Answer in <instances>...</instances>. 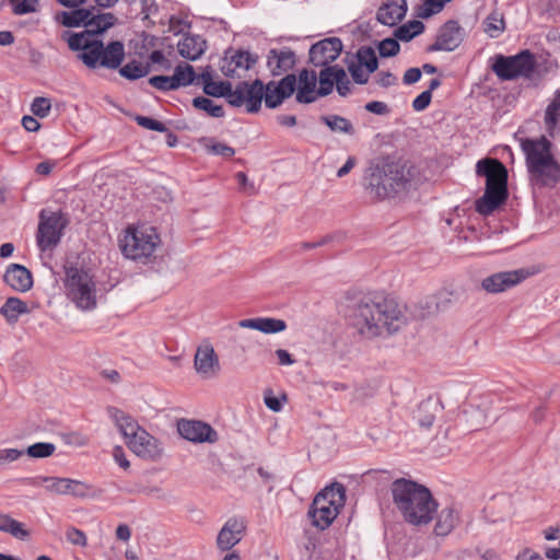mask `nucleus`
Wrapping results in <instances>:
<instances>
[{
	"mask_svg": "<svg viewBox=\"0 0 560 560\" xmlns=\"http://www.w3.org/2000/svg\"><path fill=\"white\" fill-rule=\"evenodd\" d=\"M345 317L360 337L369 340L389 337L407 324L405 312L395 300L376 294L349 299Z\"/></svg>",
	"mask_w": 560,
	"mask_h": 560,
	"instance_id": "obj_1",
	"label": "nucleus"
},
{
	"mask_svg": "<svg viewBox=\"0 0 560 560\" xmlns=\"http://www.w3.org/2000/svg\"><path fill=\"white\" fill-rule=\"evenodd\" d=\"M390 492L396 509L411 525H428L438 510L431 491L413 480L399 478L392 482Z\"/></svg>",
	"mask_w": 560,
	"mask_h": 560,
	"instance_id": "obj_2",
	"label": "nucleus"
},
{
	"mask_svg": "<svg viewBox=\"0 0 560 560\" xmlns=\"http://www.w3.org/2000/svg\"><path fill=\"white\" fill-rule=\"evenodd\" d=\"M413 167L399 161H383L369 167L364 189L373 200H385L409 189Z\"/></svg>",
	"mask_w": 560,
	"mask_h": 560,
	"instance_id": "obj_3",
	"label": "nucleus"
},
{
	"mask_svg": "<svg viewBox=\"0 0 560 560\" xmlns=\"http://www.w3.org/2000/svg\"><path fill=\"white\" fill-rule=\"evenodd\" d=\"M62 39L73 51H80L78 58L90 69L97 67L117 69L125 58V47L121 42L115 40L106 47L102 40L88 36L86 33L63 32Z\"/></svg>",
	"mask_w": 560,
	"mask_h": 560,
	"instance_id": "obj_4",
	"label": "nucleus"
},
{
	"mask_svg": "<svg viewBox=\"0 0 560 560\" xmlns=\"http://www.w3.org/2000/svg\"><path fill=\"white\" fill-rule=\"evenodd\" d=\"M476 173L486 177L485 194L476 201V211L489 215L508 198V170L499 160L487 158L477 162Z\"/></svg>",
	"mask_w": 560,
	"mask_h": 560,
	"instance_id": "obj_5",
	"label": "nucleus"
},
{
	"mask_svg": "<svg viewBox=\"0 0 560 560\" xmlns=\"http://www.w3.org/2000/svg\"><path fill=\"white\" fill-rule=\"evenodd\" d=\"M108 413L132 453L140 458L152 462L162 457L163 447L160 441L140 427L130 415L114 407L108 408Z\"/></svg>",
	"mask_w": 560,
	"mask_h": 560,
	"instance_id": "obj_6",
	"label": "nucleus"
},
{
	"mask_svg": "<svg viewBox=\"0 0 560 560\" xmlns=\"http://www.w3.org/2000/svg\"><path fill=\"white\" fill-rule=\"evenodd\" d=\"M522 149L526 156V165L534 186H553L560 178V165L551 154V143L545 137L537 140H525Z\"/></svg>",
	"mask_w": 560,
	"mask_h": 560,
	"instance_id": "obj_7",
	"label": "nucleus"
},
{
	"mask_svg": "<svg viewBox=\"0 0 560 560\" xmlns=\"http://www.w3.org/2000/svg\"><path fill=\"white\" fill-rule=\"evenodd\" d=\"M346 502V489L343 485L334 482L318 492L308 510L312 524L326 529L339 514Z\"/></svg>",
	"mask_w": 560,
	"mask_h": 560,
	"instance_id": "obj_8",
	"label": "nucleus"
},
{
	"mask_svg": "<svg viewBox=\"0 0 560 560\" xmlns=\"http://www.w3.org/2000/svg\"><path fill=\"white\" fill-rule=\"evenodd\" d=\"M160 243V236L154 228L129 226L120 241V248L125 257L147 262L153 256Z\"/></svg>",
	"mask_w": 560,
	"mask_h": 560,
	"instance_id": "obj_9",
	"label": "nucleus"
},
{
	"mask_svg": "<svg viewBox=\"0 0 560 560\" xmlns=\"http://www.w3.org/2000/svg\"><path fill=\"white\" fill-rule=\"evenodd\" d=\"M65 285L68 296L79 308L90 311L96 307V283L88 270L77 266L66 267Z\"/></svg>",
	"mask_w": 560,
	"mask_h": 560,
	"instance_id": "obj_10",
	"label": "nucleus"
},
{
	"mask_svg": "<svg viewBox=\"0 0 560 560\" xmlns=\"http://www.w3.org/2000/svg\"><path fill=\"white\" fill-rule=\"evenodd\" d=\"M535 65L534 54L523 50L515 56L497 55L491 68L499 79L508 81L520 77L530 79Z\"/></svg>",
	"mask_w": 560,
	"mask_h": 560,
	"instance_id": "obj_11",
	"label": "nucleus"
},
{
	"mask_svg": "<svg viewBox=\"0 0 560 560\" xmlns=\"http://www.w3.org/2000/svg\"><path fill=\"white\" fill-rule=\"evenodd\" d=\"M265 92V84L256 79L252 83L242 81L232 89V95H229V104L234 107L246 106L247 113H257L261 107Z\"/></svg>",
	"mask_w": 560,
	"mask_h": 560,
	"instance_id": "obj_12",
	"label": "nucleus"
},
{
	"mask_svg": "<svg viewBox=\"0 0 560 560\" xmlns=\"http://www.w3.org/2000/svg\"><path fill=\"white\" fill-rule=\"evenodd\" d=\"M39 224L37 231V245L40 250L46 252L55 248L61 238L65 222L59 213H51L46 217L44 211L39 215Z\"/></svg>",
	"mask_w": 560,
	"mask_h": 560,
	"instance_id": "obj_13",
	"label": "nucleus"
},
{
	"mask_svg": "<svg viewBox=\"0 0 560 560\" xmlns=\"http://www.w3.org/2000/svg\"><path fill=\"white\" fill-rule=\"evenodd\" d=\"M528 276L529 272L525 269L495 272L481 281V289L490 294L502 293L520 284Z\"/></svg>",
	"mask_w": 560,
	"mask_h": 560,
	"instance_id": "obj_14",
	"label": "nucleus"
},
{
	"mask_svg": "<svg viewBox=\"0 0 560 560\" xmlns=\"http://www.w3.org/2000/svg\"><path fill=\"white\" fill-rule=\"evenodd\" d=\"M465 31L457 21L445 22L438 31L435 42L428 46V52L453 51L464 40Z\"/></svg>",
	"mask_w": 560,
	"mask_h": 560,
	"instance_id": "obj_15",
	"label": "nucleus"
},
{
	"mask_svg": "<svg viewBox=\"0 0 560 560\" xmlns=\"http://www.w3.org/2000/svg\"><path fill=\"white\" fill-rule=\"evenodd\" d=\"M179 435L194 443H215L219 440L218 432L208 423L199 420L180 419L177 422Z\"/></svg>",
	"mask_w": 560,
	"mask_h": 560,
	"instance_id": "obj_16",
	"label": "nucleus"
},
{
	"mask_svg": "<svg viewBox=\"0 0 560 560\" xmlns=\"http://www.w3.org/2000/svg\"><path fill=\"white\" fill-rule=\"evenodd\" d=\"M247 522L243 516L230 517L219 530L217 547L221 551H229L245 536Z\"/></svg>",
	"mask_w": 560,
	"mask_h": 560,
	"instance_id": "obj_17",
	"label": "nucleus"
},
{
	"mask_svg": "<svg viewBox=\"0 0 560 560\" xmlns=\"http://www.w3.org/2000/svg\"><path fill=\"white\" fill-rule=\"evenodd\" d=\"M342 43L338 37H328L311 46L310 61L314 67H330L342 51Z\"/></svg>",
	"mask_w": 560,
	"mask_h": 560,
	"instance_id": "obj_18",
	"label": "nucleus"
},
{
	"mask_svg": "<svg viewBox=\"0 0 560 560\" xmlns=\"http://www.w3.org/2000/svg\"><path fill=\"white\" fill-rule=\"evenodd\" d=\"M296 89V77L287 74L279 82L270 81L265 85L262 100L268 108H277L290 97Z\"/></svg>",
	"mask_w": 560,
	"mask_h": 560,
	"instance_id": "obj_19",
	"label": "nucleus"
},
{
	"mask_svg": "<svg viewBox=\"0 0 560 560\" xmlns=\"http://www.w3.org/2000/svg\"><path fill=\"white\" fill-rule=\"evenodd\" d=\"M194 366L197 374L203 378H213L219 374L221 370L219 357L210 342L205 341L198 346Z\"/></svg>",
	"mask_w": 560,
	"mask_h": 560,
	"instance_id": "obj_20",
	"label": "nucleus"
},
{
	"mask_svg": "<svg viewBox=\"0 0 560 560\" xmlns=\"http://www.w3.org/2000/svg\"><path fill=\"white\" fill-rule=\"evenodd\" d=\"M406 13V0H387L378 8L376 19L384 25L395 26L405 18Z\"/></svg>",
	"mask_w": 560,
	"mask_h": 560,
	"instance_id": "obj_21",
	"label": "nucleus"
},
{
	"mask_svg": "<svg viewBox=\"0 0 560 560\" xmlns=\"http://www.w3.org/2000/svg\"><path fill=\"white\" fill-rule=\"evenodd\" d=\"M317 73L313 70L303 69L299 73V88L296 92V102L300 104L313 103L319 97L317 94Z\"/></svg>",
	"mask_w": 560,
	"mask_h": 560,
	"instance_id": "obj_22",
	"label": "nucleus"
},
{
	"mask_svg": "<svg viewBox=\"0 0 560 560\" xmlns=\"http://www.w3.org/2000/svg\"><path fill=\"white\" fill-rule=\"evenodd\" d=\"M295 65V54L289 48L270 49L267 56V67L272 75H280L291 70Z\"/></svg>",
	"mask_w": 560,
	"mask_h": 560,
	"instance_id": "obj_23",
	"label": "nucleus"
},
{
	"mask_svg": "<svg viewBox=\"0 0 560 560\" xmlns=\"http://www.w3.org/2000/svg\"><path fill=\"white\" fill-rule=\"evenodd\" d=\"M3 279L8 285L19 292H26L33 285L31 271L19 264H12L8 267Z\"/></svg>",
	"mask_w": 560,
	"mask_h": 560,
	"instance_id": "obj_24",
	"label": "nucleus"
},
{
	"mask_svg": "<svg viewBox=\"0 0 560 560\" xmlns=\"http://www.w3.org/2000/svg\"><path fill=\"white\" fill-rule=\"evenodd\" d=\"M241 328L256 329L264 334H278L287 328V323L280 318L256 317L238 322Z\"/></svg>",
	"mask_w": 560,
	"mask_h": 560,
	"instance_id": "obj_25",
	"label": "nucleus"
},
{
	"mask_svg": "<svg viewBox=\"0 0 560 560\" xmlns=\"http://www.w3.org/2000/svg\"><path fill=\"white\" fill-rule=\"evenodd\" d=\"M207 48L206 40L198 35H186L177 44L178 54L188 60L199 59Z\"/></svg>",
	"mask_w": 560,
	"mask_h": 560,
	"instance_id": "obj_26",
	"label": "nucleus"
},
{
	"mask_svg": "<svg viewBox=\"0 0 560 560\" xmlns=\"http://www.w3.org/2000/svg\"><path fill=\"white\" fill-rule=\"evenodd\" d=\"M443 410V406L438 398L429 397L421 401L416 412V419L423 428H431L436 416Z\"/></svg>",
	"mask_w": 560,
	"mask_h": 560,
	"instance_id": "obj_27",
	"label": "nucleus"
},
{
	"mask_svg": "<svg viewBox=\"0 0 560 560\" xmlns=\"http://www.w3.org/2000/svg\"><path fill=\"white\" fill-rule=\"evenodd\" d=\"M459 522V512L454 506L442 509L436 515L434 533L438 536L448 535Z\"/></svg>",
	"mask_w": 560,
	"mask_h": 560,
	"instance_id": "obj_28",
	"label": "nucleus"
},
{
	"mask_svg": "<svg viewBox=\"0 0 560 560\" xmlns=\"http://www.w3.org/2000/svg\"><path fill=\"white\" fill-rule=\"evenodd\" d=\"M115 21L116 18L112 13H101L95 15L91 10V15L85 22V31L83 33H86L88 36L94 37L95 35L102 34L112 27Z\"/></svg>",
	"mask_w": 560,
	"mask_h": 560,
	"instance_id": "obj_29",
	"label": "nucleus"
},
{
	"mask_svg": "<svg viewBox=\"0 0 560 560\" xmlns=\"http://www.w3.org/2000/svg\"><path fill=\"white\" fill-rule=\"evenodd\" d=\"M0 532L9 534L20 540H25L31 535L23 523L14 520L9 514H0Z\"/></svg>",
	"mask_w": 560,
	"mask_h": 560,
	"instance_id": "obj_30",
	"label": "nucleus"
},
{
	"mask_svg": "<svg viewBox=\"0 0 560 560\" xmlns=\"http://www.w3.org/2000/svg\"><path fill=\"white\" fill-rule=\"evenodd\" d=\"M23 481L33 487H44L45 490L49 493L62 495V486L63 478L62 477H49V476H36L31 478H25Z\"/></svg>",
	"mask_w": 560,
	"mask_h": 560,
	"instance_id": "obj_31",
	"label": "nucleus"
},
{
	"mask_svg": "<svg viewBox=\"0 0 560 560\" xmlns=\"http://www.w3.org/2000/svg\"><path fill=\"white\" fill-rule=\"evenodd\" d=\"M28 313L25 302L19 298H9L0 308V314L10 323H16L19 316Z\"/></svg>",
	"mask_w": 560,
	"mask_h": 560,
	"instance_id": "obj_32",
	"label": "nucleus"
},
{
	"mask_svg": "<svg viewBox=\"0 0 560 560\" xmlns=\"http://www.w3.org/2000/svg\"><path fill=\"white\" fill-rule=\"evenodd\" d=\"M90 15H91L90 9H75L70 12L62 11L56 16V19L63 26L78 27L80 25L85 26V22Z\"/></svg>",
	"mask_w": 560,
	"mask_h": 560,
	"instance_id": "obj_33",
	"label": "nucleus"
},
{
	"mask_svg": "<svg viewBox=\"0 0 560 560\" xmlns=\"http://www.w3.org/2000/svg\"><path fill=\"white\" fill-rule=\"evenodd\" d=\"M320 120L332 131L346 133L349 136L354 135L355 129L352 122L346 117L339 115H325L320 117Z\"/></svg>",
	"mask_w": 560,
	"mask_h": 560,
	"instance_id": "obj_34",
	"label": "nucleus"
},
{
	"mask_svg": "<svg viewBox=\"0 0 560 560\" xmlns=\"http://www.w3.org/2000/svg\"><path fill=\"white\" fill-rule=\"evenodd\" d=\"M323 69L317 74V82L319 83V86L317 89V94L319 96H327L329 95L335 86V72L337 69V66L332 67H322Z\"/></svg>",
	"mask_w": 560,
	"mask_h": 560,
	"instance_id": "obj_35",
	"label": "nucleus"
},
{
	"mask_svg": "<svg viewBox=\"0 0 560 560\" xmlns=\"http://www.w3.org/2000/svg\"><path fill=\"white\" fill-rule=\"evenodd\" d=\"M150 71L151 67L149 63L142 65L137 60H132L119 69L120 75L128 80H137L143 78L148 75Z\"/></svg>",
	"mask_w": 560,
	"mask_h": 560,
	"instance_id": "obj_36",
	"label": "nucleus"
},
{
	"mask_svg": "<svg viewBox=\"0 0 560 560\" xmlns=\"http://www.w3.org/2000/svg\"><path fill=\"white\" fill-rule=\"evenodd\" d=\"M177 88L190 85L196 81V72L189 63L182 62L175 67L173 73Z\"/></svg>",
	"mask_w": 560,
	"mask_h": 560,
	"instance_id": "obj_37",
	"label": "nucleus"
},
{
	"mask_svg": "<svg viewBox=\"0 0 560 560\" xmlns=\"http://www.w3.org/2000/svg\"><path fill=\"white\" fill-rule=\"evenodd\" d=\"M423 31H424V24L421 21L413 20V21H409L406 24L400 25L395 31V36L399 40L409 42L415 36L421 34Z\"/></svg>",
	"mask_w": 560,
	"mask_h": 560,
	"instance_id": "obj_38",
	"label": "nucleus"
},
{
	"mask_svg": "<svg viewBox=\"0 0 560 560\" xmlns=\"http://www.w3.org/2000/svg\"><path fill=\"white\" fill-rule=\"evenodd\" d=\"M233 69L246 71L250 69L257 61V57L245 50L229 51Z\"/></svg>",
	"mask_w": 560,
	"mask_h": 560,
	"instance_id": "obj_39",
	"label": "nucleus"
},
{
	"mask_svg": "<svg viewBox=\"0 0 560 560\" xmlns=\"http://www.w3.org/2000/svg\"><path fill=\"white\" fill-rule=\"evenodd\" d=\"M483 24H485V32L491 38L499 37L505 28V22H504L503 14L499 13L498 11L490 13L488 15V18L485 20Z\"/></svg>",
	"mask_w": 560,
	"mask_h": 560,
	"instance_id": "obj_40",
	"label": "nucleus"
},
{
	"mask_svg": "<svg viewBox=\"0 0 560 560\" xmlns=\"http://www.w3.org/2000/svg\"><path fill=\"white\" fill-rule=\"evenodd\" d=\"M359 65L365 67L369 73H373L378 68V60L375 50L370 46H362L357 51Z\"/></svg>",
	"mask_w": 560,
	"mask_h": 560,
	"instance_id": "obj_41",
	"label": "nucleus"
},
{
	"mask_svg": "<svg viewBox=\"0 0 560 560\" xmlns=\"http://www.w3.org/2000/svg\"><path fill=\"white\" fill-rule=\"evenodd\" d=\"M62 495H72L75 498H85L91 487L85 482L71 478H63Z\"/></svg>",
	"mask_w": 560,
	"mask_h": 560,
	"instance_id": "obj_42",
	"label": "nucleus"
},
{
	"mask_svg": "<svg viewBox=\"0 0 560 560\" xmlns=\"http://www.w3.org/2000/svg\"><path fill=\"white\" fill-rule=\"evenodd\" d=\"M192 106L199 110L206 112L209 116L221 118L224 116V109L221 105L215 104L212 100L197 96L192 100Z\"/></svg>",
	"mask_w": 560,
	"mask_h": 560,
	"instance_id": "obj_43",
	"label": "nucleus"
},
{
	"mask_svg": "<svg viewBox=\"0 0 560 560\" xmlns=\"http://www.w3.org/2000/svg\"><path fill=\"white\" fill-rule=\"evenodd\" d=\"M203 92L213 97H225L229 102V95H232L233 85L229 81H212L205 84Z\"/></svg>",
	"mask_w": 560,
	"mask_h": 560,
	"instance_id": "obj_44",
	"label": "nucleus"
},
{
	"mask_svg": "<svg viewBox=\"0 0 560 560\" xmlns=\"http://www.w3.org/2000/svg\"><path fill=\"white\" fill-rule=\"evenodd\" d=\"M560 121V94H557L552 102L547 106L545 113V124L548 130L553 129Z\"/></svg>",
	"mask_w": 560,
	"mask_h": 560,
	"instance_id": "obj_45",
	"label": "nucleus"
},
{
	"mask_svg": "<svg viewBox=\"0 0 560 560\" xmlns=\"http://www.w3.org/2000/svg\"><path fill=\"white\" fill-rule=\"evenodd\" d=\"M56 451V446L52 443L38 442L30 445L26 450V454L33 458H46L51 456Z\"/></svg>",
	"mask_w": 560,
	"mask_h": 560,
	"instance_id": "obj_46",
	"label": "nucleus"
},
{
	"mask_svg": "<svg viewBox=\"0 0 560 560\" xmlns=\"http://www.w3.org/2000/svg\"><path fill=\"white\" fill-rule=\"evenodd\" d=\"M205 148L209 153L223 158H232L235 154V150L232 147L217 142L211 138L205 139Z\"/></svg>",
	"mask_w": 560,
	"mask_h": 560,
	"instance_id": "obj_47",
	"label": "nucleus"
},
{
	"mask_svg": "<svg viewBox=\"0 0 560 560\" xmlns=\"http://www.w3.org/2000/svg\"><path fill=\"white\" fill-rule=\"evenodd\" d=\"M335 85L340 96H347L351 92V82L343 68L337 66L335 72Z\"/></svg>",
	"mask_w": 560,
	"mask_h": 560,
	"instance_id": "obj_48",
	"label": "nucleus"
},
{
	"mask_svg": "<svg viewBox=\"0 0 560 560\" xmlns=\"http://www.w3.org/2000/svg\"><path fill=\"white\" fill-rule=\"evenodd\" d=\"M450 0H424L418 15L421 19H428L433 14L439 13Z\"/></svg>",
	"mask_w": 560,
	"mask_h": 560,
	"instance_id": "obj_49",
	"label": "nucleus"
},
{
	"mask_svg": "<svg viewBox=\"0 0 560 560\" xmlns=\"http://www.w3.org/2000/svg\"><path fill=\"white\" fill-rule=\"evenodd\" d=\"M150 85L160 91L177 90L173 75H154L149 79Z\"/></svg>",
	"mask_w": 560,
	"mask_h": 560,
	"instance_id": "obj_50",
	"label": "nucleus"
},
{
	"mask_svg": "<svg viewBox=\"0 0 560 560\" xmlns=\"http://www.w3.org/2000/svg\"><path fill=\"white\" fill-rule=\"evenodd\" d=\"M377 49L381 57H394L399 52L400 45L395 38H385L378 43Z\"/></svg>",
	"mask_w": 560,
	"mask_h": 560,
	"instance_id": "obj_51",
	"label": "nucleus"
},
{
	"mask_svg": "<svg viewBox=\"0 0 560 560\" xmlns=\"http://www.w3.org/2000/svg\"><path fill=\"white\" fill-rule=\"evenodd\" d=\"M50 109L51 103L47 97H35L31 105L32 113L40 118L47 117Z\"/></svg>",
	"mask_w": 560,
	"mask_h": 560,
	"instance_id": "obj_52",
	"label": "nucleus"
},
{
	"mask_svg": "<svg viewBox=\"0 0 560 560\" xmlns=\"http://www.w3.org/2000/svg\"><path fill=\"white\" fill-rule=\"evenodd\" d=\"M13 5V13L16 15H24L36 11L39 0H9Z\"/></svg>",
	"mask_w": 560,
	"mask_h": 560,
	"instance_id": "obj_53",
	"label": "nucleus"
},
{
	"mask_svg": "<svg viewBox=\"0 0 560 560\" xmlns=\"http://www.w3.org/2000/svg\"><path fill=\"white\" fill-rule=\"evenodd\" d=\"M348 71L350 72L353 81L358 84H366L369 82V72L363 70V66L351 62L348 65Z\"/></svg>",
	"mask_w": 560,
	"mask_h": 560,
	"instance_id": "obj_54",
	"label": "nucleus"
},
{
	"mask_svg": "<svg viewBox=\"0 0 560 560\" xmlns=\"http://www.w3.org/2000/svg\"><path fill=\"white\" fill-rule=\"evenodd\" d=\"M136 121L139 126H141L145 129H149V130H154V131H159V132L168 131L166 126L163 122L155 120L153 118L147 117V116H137Z\"/></svg>",
	"mask_w": 560,
	"mask_h": 560,
	"instance_id": "obj_55",
	"label": "nucleus"
},
{
	"mask_svg": "<svg viewBox=\"0 0 560 560\" xmlns=\"http://www.w3.org/2000/svg\"><path fill=\"white\" fill-rule=\"evenodd\" d=\"M66 537L69 542L72 545L84 547L86 546V536L85 534L75 527H71L67 530Z\"/></svg>",
	"mask_w": 560,
	"mask_h": 560,
	"instance_id": "obj_56",
	"label": "nucleus"
},
{
	"mask_svg": "<svg viewBox=\"0 0 560 560\" xmlns=\"http://www.w3.org/2000/svg\"><path fill=\"white\" fill-rule=\"evenodd\" d=\"M432 94L430 91H423L421 94H419L412 102V108L416 112H422L431 103Z\"/></svg>",
	"mask_w": 560,
	"mask_h": 560,
	"instance_id": "obj_57",
	"label": "nucleus"
},
{
	"mask_svg": "<svg viewBox=\"0 0 560 560\" xmlns=\"http://www.w3.org/2000/svg\"><path fill=\"white\" fill-rule=\"evenodd\" d=\"M364 108L373 114L385 116L388 115L390 109L386 103L380 101H372L365 104Z\"/></svg>",
	"mask_w": 560,
	"mask_h": 560,
	"instance_id": "obj_58",
	"label": "nucleus"
},
{
	"mask_svg": "<svg viewBox=\"0 0 560 560\" xmlns=\"http://www.w3.org/2000/svg\"><path fill=\"white\" fill-rule=\"evenodd\" d=\"M23 455L22 451L16 448L0 450V465L18 460Z\"/></svg>",
	"mask_w": 560,
	"mask_h": 560,
	"instance_id": "obj_59",
	"label": "nucleus"
},
{
	"mask_svg": "<svg viewBox=\"0 0 560 560\" xmlns=\"http://www.w3.org/2000/svg\"><path fill=\"white\" fill-rule=\"evenodd\" d=\"M233 62H231V58L229 57V51L225 52L224 58L222 59L220 70L228 78H234L237 75L235 69H233Z\"/></svg>",
	"mask_w": 560,
	"mask_h": 560,
	"instance_id": "obj_60",
	"label": "nucleus"
},
{
	"mask_svg": "<svg viewBox=\"0 0 560 560\" xmlns=\"http://www.w3.org/2000/svg\"><path fill=\"white\" fill-rule=\"evenodd\" d=\"M377 83L383 88H389L397 83V78L389 71H382L377 74Z\"/></svg>",
	"mask_w": 560,
	"mask_h": 560,
	"instance_id": "obj_61",
	"label": "nucleus"
},
{
	"mask_svg": "<svg viewBox=\"0 0 560 560\" xmlns=\"http://www.w3.org/2000/svg\"><path fill=\"white\" fill-rule=\"evenodd\" d=\"M113 456L115 462L124 469L129 468L130 463L126 457L124 448L121 446H116L113 451Z\"/></svg>",
	"mask_w": 560,
	"mask_h": 560,
	"instance_id": "obj_62",
	"label": "nucleus"
},
{
	"mask_svg": "<svg viewBox=\"0 0 560 560\" xmlns=\"http://www.w3.org/2000/svg\"><path fill=\"white\" fill-rule=\"evenodd\" d=\"M421 78V70L419 68H409L402 78L405 84L410 85L418 82Z\"/></svg>",
	"mask_w": 560,
	"mask_h": 560,
	"instance_id": "obj_63",
	"label": "nucleus"
},
{
	"mask_svg": "<svg viewBox=\"0 0 560 560\" xmlns=\"http://www.w3.org/2000/svg\"><path fill=\"white\" fill-rule=\"evenodd\" d=\"M516 560H542V558L538 552L526 548L517 555Z\"/></svg>",
	"mask_w": 560,
	"mask_h": 560,
	"instance_id": "obj_64",
	"label": "nucleus"
}]
</instances>
